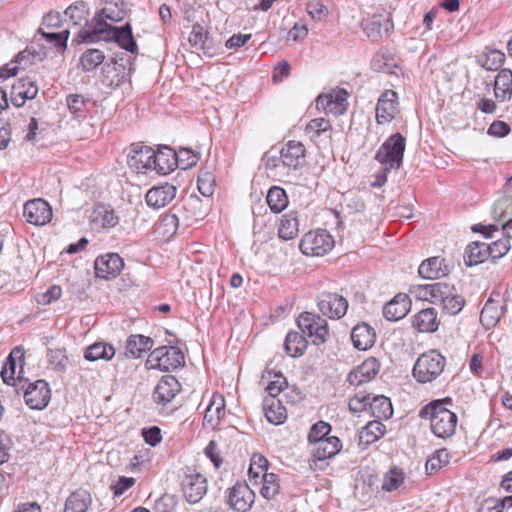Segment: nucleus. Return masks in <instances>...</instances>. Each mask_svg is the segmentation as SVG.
Wrapping results in <instances>:
<instances>
[{
    "label": "nucleus",
    "instance_id": "obj_1",
    "mask_svg": "<svg viewBox=\"0 0 512 512\" xmlns=\"http://www.w3.org/2000/svg\"><path fill=\"white\" fill-rule=\"evenodd\" d=\"M79 37L85 43H93L99 40L115 41L122 49L130 53H135L138 49L129 23L121 27H114L106 22L92 23L80 32Z\"/></svg>",
    "mask_w": 512,
    "mask_h": 512
},
{
    "label": "nucleus",
    "instance_id": "obj_2",
    "mask_svg": "<svg viewBox=\"0 0 512 512\" xmlns=\"http://www.w3.org/2000/svg\"><path fill=\"white\" fill-rule=\"evenodd\" d=\"M451 398L434 400L424 406L419 415L423 419L430 421L432 433L441 439H447L455 434L458 422L457 415L452 412L447 405H451Z\"/></svg>",
    "mask_w": 512,
    "mask_h": 512
},
{
    "label": "nucleus",
    "instance_id": "obj_3",
    "mask_svg": "<svg viewBox=\"0 0 512 512\" xmlns=\"http://www.w3.org/2000/svg\"><path fill=\"white\" fill-rule=\"evenodd\" d=\"M445 365V357L436 350H430L418 357L412 373L419 383H430L442 374Z\"/></svg>",
    "mask_w": 512,
    "mask_h": 512
},
{
    "label": "nucleus",
    "instance_id": "obj_4",
    "mask_svg": "<svg viewBox=\"0 0 512 512\" xmlns=\"http://www.w3.org/2000/svg\"><path fill=\"white\" fill-rule=\"evenodd\" d=\"M184 364L183 352L174 346H161L154 349L148 356L146 365L151 369L169 371Z\"/></svg>",
    "mask_w": 512,
    "mask_h": 512
},
{
    "label": "nucleus",
    "instance_id": "obj_5",
    "mask_svg": "<svg viewBox=\"0 0 512 512\" xmlns=\"http://www.w3.org/2000/svg\"><path fill=\"white\" fill-rule=\"evenodd\" d=\"M297 325L303 335L311 338L314 345H321L329 336L328 323L325 319L311 312H303L297 319Z\"/></svg>",
    "mask_w": 512,
    "mask_h": 512
},
{
    "label": "nucleus",
    "instance_id": "obj_6",
    "mask_svg": "<svg viewBox=\"0 0 512 512\" xmlns=\"http://www.w3.org/2000/svg\"><path fill=\"white\" fill-rule=\"evenodd\" d=\"M334 243L333 237L326 230L319 229L306 233L299 248L305 255L323 256L333 248Z\"/></svg>",
    "mask_w": 512,
    "mask_h": 512
},
{
    "label": "nucleus",
    "instance_id": "obj_7",
    "mask_svg": "<svg viewBox=\"0 0 512 512\" xmlns=\"http://www.w3.org/2000/svg\"><path fill=\"white\" fill-rule=\"evenodd\" d=\"M318 308L324 316L339 319L346 314L348 302L337 293L324 292L319 296Z\"/></svg>",
    "mask_w": 512,
    "mask_h": 512
},
{
    "label": "nucleus",
    "instance_id": "obj_8",
    "mask_svg": "<svg viewBox=\"0 0 512 512\" xmlns=\"http://www.w3.org/2000/svg\"><path fill=\"white\" fill-rule=\"evenodd\" d=\"M348 93L344 89L333 90L330 94L319 95L316 108L333 115H342L347 110Z\"/></svg>",
    "mask_w": 512,
    "mask_h": 512
},
{
    "label": "nucleus",
    "instance_id": "obj_9",
    "mask_svg": "<svg viewBox=\"0 0 512 512\" xmlns=\"http://www.w3.org/2000/svg\"><path fill=\"white\" fill-rule=\"evenodd\" d=\"M23 215L28 223L41 226L51 220L52 209L45 200L40 198L33 199L25 203L23 207Z\"/></svg>",
    "mask_w": 512,
    "mask_h": 512
},
{
    "label": "nucleus",
    "instance_id": "obj_10",
    "mask_svg": "<svg viewBox=\"0 0 512 512\" xmlns=\"http://www.w3.org/2000/svg\"><path fill=\"white\" fill-rule=\"evenodd\" d=\"M124 267L123 259L116 253H109L96 258L95 274L102 279L117 277Z\"/></svg>",
    "mask_w": 512,
    "mask_h": 512
},
{
    "label": "nucleus",
    "instance_id": "obj_11",
    "mask_svg": "<svg viewBox=\"0 0 512 512\" xmlns=\"http://www.w3.org/2000/svg\"><path fill=\"white\" fill-rule=\"evenodd\" d=\"M26 404L32 409L45 408L50 400V389L44 380H37L28 386L24 393Z\"/></svg>",
    "mask_w": 512,
    "mask_h": 512
},
{
    "label": "nucleus",
    "instance_id": "obj_12",
    "mask_svg": "<svg viewBox=\"0 0 512 512\" xmlns=\"http://www.w3.org/2000/svg\"><path fill=\"white\" fill-rule=\"evenodd\" d=\"M379 369L380 364L376 358H367L348 374L347 381L353 386H360L374 379Z\"/></svg>",
    "mask_w": 512,
    "mask_h": 512
},
{
    "label": "nucleus",
    "instance_id": "obj_13",
    "mask_svg": "<svg viewBox=\"0 0 512 512\" xmlns=\"http://www.w3.org/2000/svg\"><path fill=\"white\" fill-rule=\"evenodd\" d=\"M38 91L39 88L35 80L31 77H22L12 85L11 101L16 107H21L26 100L34 99Z\"/></svg>",
    "mask_w": 512,
    "mask_h": 512
},
{
    "label": "nucleus",
    "instance_id": "obj_14",
    "mask_svg": "<svg viewBox=\"0 0 512 512\" xmlns=\"http://www.w3.org/2000/svg\"><path fill=\"white\" fill-rule=\"evenodd\" d=\"M453 288L446 283L435 282L419 285L414 288L413 292L419 299L439 305L441 301H444L443 299L447 298V295H451Z\"/></svg>",
    "mask_w": 512,
    "mask_h": 512
},
{
    "label": "nucleus",
    "instance_id": "obj_15",
    "mask_svg": "<svg viewBox=\"0 0 512 512\" xmlns=\"http://www.w3.org/2000/svg\"><path fill=\"white\" fill-rule=\"evenodd\" d=\"M255 500L253 490L247 485L238 483L229 492L228 501L231 508L237 512H247Z\"/></svg>",
    "mask_w": 512,
    "mask_h": 512
},
{
    "label": "nucleus",
    "instance_id": "obj_16",
    "mask_svg": "<svg viewBox=\"0 0 512 512\" xmlns=\"http://www.w3.org/2000/svg\"><path fill=\"white\" fill-rule=\"evenodd\" d=\"M181 385L172 375L163 376L153 391V400L157 404L166 405L180 392Z\"/></svg>",
    "mask_w": 512,
    "mask_h": 512
},
{
    "label": "nucleus",
    "instance_id": "obj_17",
    "mask_svg": "<svg viewBox=\"0 0 512 512\" xmlns=\"http://www.w3.org/2000/svg\"><path fill=\"white\" fill-rule=\"evenodd\" d=\"M119 224V217L109 205L96 206L90 215V225L93 230L100 231L114 228Z\"/></svg>",
    "mask_w": 512,
    "mask_h": 512
},
{
    "label": "nucleus",
    "instance_id": "obj_18",
    "mask_svg": "<svg viewBox=\"0 0 512 512\" xmlns=\"http://www.w3.org/2000/svg\"><path fill=\"white\" fill-rule=\"evenodd\" d=\"M405 150V138L399 134L391 135L378 149L375 160H402Z\"/></svg>",
    "mask_w": 512,
    "mask_h": 512
},
{
    "label": "nucleus",
    "instance_id": "obj_19",
    "mask_svg": "<svg viewBox=\"0 0 512 512\" xmlns=\"http://www.w3.org/2000/svg\"><path fill=\"white\" fill-rule=\"evenodd\" d=\"M182 490L189 503H198L207 492L206 479L200 474L189 475L183 481Z\"/></svg>",
    "mask_w": 512,
    "mask_h": 512
},
{
    "label": "nucleus",
    "instance_id": "obj_20",
    "mask_svg": "<svg viewBox=\"0 0 512 512\" xmlns=\"http://www.w3.org/2000/svg\"><path fill=\"white\" fill-rule=\"evenodd\" d=\"M397 99V93L393 90H386L380 96L376 106L378 123H386L394 119L398 105Z\"/></svg>",
    "mask_w": 512,
    "mask_h": 512
},
{
    "label": "nucleus",
    "instance_id": "obj_21",
    "mask_svg": "<svg viewBox=\"0 0 512 512\" xmlns=\"http://www.w3.org/2000/svg\"><path fill=\"white\" fill-rule=\"evenodd\" d=\"M176 196V188L173 185L153 187L148 190L145 200L148 206L152 208H162L170 203Z\"/></svg>",
    "mask_w": 512,
    "mask_h": 512
},
{
    "label": "nucleus",
    "instance_id": "obj_22",
    "mask_svg": "<svg viewBox=\"0 0 512 512\" xmlns=\"http://www.w3.org/2000/svg\"><path fill=\"white\" fill-rule=\"evenodd\" d=\"M411 301L406 294H398L383 307V315L389 321L404 318L410 310Z\"/></svg>",
    "mask_w": 512,
    "mask_h": 512
},
{
    "label": "nucleus",
    "instance_id": "obj_23",
    "mask_svg": "<svg viewBox=\"0 0 512 512\" xmlns=\"http://www.w3.org/2000/svg\"><path fill=\"white\" fill-rule=\"evenodd\" d=\"M341 441L336 436L312 444V459L314 462L334 457L341 449Z\"/></svg>",
    "mask_w": 512,
    "mask_h": 512
},
{
    "label": "nucleus",
    "instance_id": "obj_24",
    "mask_svg": "<svg viewBox=\"0 0 512 512\" xmlns=\"http://www.w3.org/2000/svg\"><path fill=\"white\" fill-rule=\"evenodd\" d=\"M188 41L195 50L202 51L209 57L215 54V48L212 40L208 37V32L198 23L192 26Z\"/></svg>",
    "mask_w": 512,
    "mask_h": 512
},
{
    "label": "nucleus",
    "instance_id": "obj_25",
    "mask_svg": "<svg viewBox=\"0 0 512 512\" xmlns=\"http://www.w3.org/2000/svg\"><path fill=\"white\" fill-rule=\"evenodd\" d=\"M437 312L434 308H426L413 316L412 326L418 332L432 333L439 327Z\"/></svg>",
    "mask_w": 512,
    "mask_h": 512
},
{
    "label": "nucleus",
    "instance_id": "obj_26",
    "mask_svg": "<svg viewBox=\"0 0 512 512\" xmlns=\"http://www.w3.org/2000/svg\"><path fill=\"white\" fill-rule=\"evenodd\" d=\"M392 27L393 25L388 17L376 14L363 24L364 32L367 37L373 41H377L382 38L383 35H387Z\"/></svg>",
    "mask_w": 512,
    "mask_h": 512
},
{
    "label": "nucleus",
    "instance_id": "obj_27",
    "mask_svg": "<svg viewBox=\"0 0 512 512\" xmlns=\"http://www.w3.org/2000/svg\"><path fill=\"white\" fill-rule=\"evenodd\" d=\"M65 16L67 18H69V20L71 21V23L75 26L77 25H81L82 22H85V27L82 28L79 32H78V35L80 34L81 31L85 30L87 27L90 26V24L92 23H96V22H99L97 20L96 17H94L92 19V21L88 22L87 20V17L89 15V8L87 6V4L83 1H77L73 4H71L64 12ZM78 39L79 41L83 42L81 40V38L78 36Z\"/></svg>",
    "mask_w": 512,
    "mask_h": 512
},
{
    "label": "nucleus",
    "instance_id": "obj_28",
    "mask_svg": "<svg viewBox=\"0 0 512 512\" xmlns=\"http://www.w3.org/2000/svg\"><path fill=\"white\" fill-rule=\"evenodd\" d=\"M351 340L358 350H367L374 344L375 331L366 323L357 324L352 329Z\"/></svg>",
    "mask_w": 512,
    "mask_h": 512
},
{
    "label": "nucleus",
    "instance_id": "obj_29",
    "mask_svg": "<svg viewBox=\"0 0 512 512\" xmlns=\"http://www.w3.org/2000/svg\"><path fill=\"white\" fill-rule=\"evenodd\" d=\"M225 415V400L221 394L214 393L205 410L204 422L214 428Z\"/></svg>",
    "mask_w": 512,
    "mask_h": 512
},
{
    "label": "nucleus",
    "instance_id": "obj_30",
    "mask_svg": "<svg viewBox=\"0 0 512 512\" xmlns=\"http://www.w3.org/2000/svg\"><path fill=\"white\" fill-rule=\"evenodd\" d=\"M196 162H136L135 168L137 170H155L159 175H168L175 171L177 168L187 170L192 168Z\"/></svg>",
    "mask_w": 512,
    "mask_h": 512
},
{
    "label": "nucleus",
    "instance_id": "obj_31",
    "mask_svg": "<svg viewBox=\"0 0 512 512\" xmlns=\"http://www.w3.org/2000/svg\"><path fill=\"white\" fill-rule=\"evenodd\" d=\"M155 153L158 157H164L172 160H189L191 158L200 159L202 154L199 149H192L188 147H180L179 150H175L168 145H158L155 149Z\"/></svg>",
    "mask_w": 512,
    "mask_h": 512
},
{
    "label": "nucleus",
    "instance_id": "obj_32",
    "mask_svg": "<svg viewBox=\"0 0 512 512\" xmlns=\"http://www.w3.org/2000/svg\"><path fill=\"white\" fill-rule=\"evenodd\" d=\"M263 406L265 416L270 423L279 425L285 421L287 412L280 399L266 397Z\"/></svg>",
    "mask_w": 512,
    "mask_h": 512
},
{
    "label": "nucleus",
    "instance_id": "obj_33",
    "mask_svg": "<svg viewBox=\"0 0 512 512\" xmlns=\"http://www.w3.org/2000/svg\"><path fill=\"white\" fill-rule=\"evenodd\" d=\"M17 360L22 365L24 362V351L21 347L14 348L8 356L1 370V377L6 384L15 382V374L17 368Z\"/></svg>",
    "mask_w": 512,
    "mask_h": 512
},
{
    "label": "nucleus",
    "instance_id": "obj_34",
    "mask_svg": "<svg viewBox=\"0 0 512 512\" xmlns=\"http://www.w3.org/2000/svg\"><path fill=\"white\" fill-rule=\"evenodd\" d=\"M503 310V306L489 298L480 313L481 324L486 329L495 327L503 314Z\"/></svg>",
    "mask_w": 512,
    "mask_h": 512
},
{
    "label": "nucleus",
    "instance_id": "obj_35",
    "mask_svg": "<svg viewBox=\"0 0 512 512\" xmlns=\"http://www.w3.org/2000/svg\"><path fill=\"white\" fill-rule=\"evenodd\" d=\"M115 348L106 342H95L84 351V358L94 362L98 360L109 361L115 356Z\"/></svg>",
    "mask_w": 512,
    "mask_h": 512
},
{
    "label": "nucleus",
    "instance_id": "obj_36",
    "mask_svg": "<svg viewBox=\"0 0 512 512\" xmlns=\"http://www.w3.org/2000/svg\"><path fill=\"white\" fill-rule=\"evenodd\" d=\"M153 346V340L150 337L136 334L128 337L126 341V355L133 358H139L143 353L150 350Z\"/></svg>",
    "mask_w": 512,
    "mask_h": 512
},
{
    "label": "nucleus",
    "instance_id": "obj_37",
    "mask_svg": "<svg viewBox=\"0 0 512 512\" xmlns=\"http://www.w3.org/2000/svg\"><path fill=\"white\" fill-rule=\"evenodd\" d=\"M92 502L88 491L79 489L73 492L66 500L65 512H86Z\"/></svg>",
    "mask_w": 512,
    "mask_h": 512
},
{
    "label": "nucleus",
    "instance_id": "obj_38",
    "mask_svg": "<svg viewBox=\"0 0 512 512\" xmlns=\"http://www.w3.org/2000/svg\"><path fill=\"white\" fill-rule=\"evenodd\" d=\"M487 259H489L487 243L476 241L466 247L464 261L467 266L478 265Z\"/></svg>",
    "mask_w": 512,
    "mask_h": 512
},
{
    "label": "nucleus",
    "instance_id": "obj_39",
    "mask_svg": "<svg viewBox=\"0 0 512 512\" xmlns=\"http://www.w3.org/2000/svg\"><path fill=\"white\" fill-rule=\"evenodd\" d=\"M308 342L303 334L290 331L285 338L284 348L286 353L294 358L300 357L307 349Z\"/></svg>",
    "mask_w": 512,
    "mask_h": 512
},
{
    "label": "nucleus",
    "instance_id": "obj_40",
    "mask_svg": "<svg viewBox=\"0 0 512 512\" xmlns=\"http://www.w3.org/2000/svg\"><path fill=\"white\" fill-rule=\"evenodd\" d=\"M495 96L502 101L511 97L512 94V71L510 69H502L494 81Z\"/></svg>",
    "mask_w": 512,
    "mask_h": 512
},
{
    "label": "nucleus",
    "instance_id": "obj_41",
    "mask_svg": "<svg viewBox=\"0 0 512 512\" xmlns=\"http://www.w3.org/2000/svg\"><path fill=\"white\" fill-rule=\"evenodd\" d=\"M127 160H157L155 149L144 142L132 143L129 148L123 150Z\"/></svg>",
    "mask_w": 512,
    "mask_h": 512
},
{
    "label": "nucleus",
    "instance_id": "obj_42",
    "mask_svg": "<svg viewBox=\"0 0 512 512\" xmlns=\"http://www.w3.org/2000/svg\"><path fill=\"white\" fill-rule=\"evenodd\" d=\"M215 167L214 165H205L199 171L198 190L204 197H209L214 192L215 187Z\"/></svg>",
    "mask_w": 512,
    "mask_h": 512
},
{
    "label": "nucleus",
    "instance_id": "obj_43",
    "mask_svg": "<svg viewBox=\"0 0 512 512\" xmlns=\"http://www.w3.org/2000/svg\"><path fill=\"white\" fill-rule=\"evenodd\" d=\"M369 410L372 415L379 420L388 419L393 414L390 399L383 395H377L370 399Z\"/></svg>",
    "mask_w": 512,
    "mask_h": 512
},
{
    "label": "nucleus",
    "instance_id": "obj_44",
    "mask_svg": "<svg viewBox=\"0 0 512 512\" xmlns=\"http://www.w3.org/2000/svg\"><path fill=\"white\" fill-rule=\"evenodd\" d=\"M299 233V223L294 212L283 215L278 228V235L283 240L294 239Z\"/></svg>",
    "mask_w": 512,
    "mask_h": 512
},
{
    "label": "nucleus",
    "instance_id": "obj_45",
    "mask_svg": "<svg viewBox=\"0 0 512 512\" xmlns=\"http://www.w3.org/2000/svg\"><path fill=\"white\" fill-rule=\"evenodd\" d=\"M105 60L103 51L95 48L85 50L80 57L79 66L84 72L94 71Z\"/></svg>",
    "mask_w": 512,
    "mask_h": 512
},
{
    "label": "nucleus",
    "instance_id": "obj_46",
    "mask_svg": "<svg viewBox=\"0 0 512 512\" xmlns=\"http://www.w3.org/2000/svg\"><path fill=\"white\" fill-rule=\"evenodd\" d=\"M266 202L272 212L280 213L288 206V197L283 188L273 186L267 193Z\"/></svg>",
    "mask_w": 512,
    "mask_h": 512
},
{
    "label": "nucleus",
    "instance_id": "obj_47",
    "mask_svg": "<svg viewBox=\"0 0 512 512\" xmlns=\"http://www.w3.org/2000/svg\"><path fill=\"white\" fill-rule=\"evenodd\" d=\"M419 275L426 279H436L444 275L443 260L439 257H432L424 260L419 268Z\"/></svg>",
    "mask_w": 512,
    "mask_h": 512
},
{
    "label": "nucleus",
    "instance_id": "obj_48",
    "mask_svg": "<svg viewBox=\"0 0 512 512\" xmlns=\"http://www.w3.org/2000/svg\"><path fill=\"white\" fill-rule=\"evenodd\" d=\"M262 487L260 494L267 500L274 499L280 492L278 475L274 473H264L261 476Z\"/></svg>",
    "mask_w": 512,
    "mask_h": 512
},
{
    "label": "nucleus",
    "instance_id": "obj_49",
    "mask_svg": "<svg viewBox=\"0 0 512 512\" xmlns=\"http://www.w3.org/2000/svg\"><path fill=\"white\" fill-rule=\"evenodd\" d=\"M385 433V425L379 420L370 421L366 424L360 433L361 441L373 443L382 437Z\"/></svg>",
    "mask_w": 512,
    "mask_h": 512
},
{
    "label": "nucleus",
    "instance_id": "obj_50",
    "mask_svg": "<svg viewBox=\"0 0 512 512\" xmlns=\"http://www.w3.org/2000/svg\"><path fill=\"white\" fill-rule=\"evenodd\" d=\"M492 216L496 221L512 217V195H503L495 201L492 207Z\"/></svg>",
    "mask_w": 512,
    "mask_h": 512
},
{
    "label": "nucleus",
    "instance_id": "obj_51",
    "mask_svg": "<svg viewBox=\"0 0 512 512\" xmlns=\"http://www.w3.org/2000/svg\"><path fill=\"white\" fill-rule=\"evenodd\" d=\"M439 305L442 311L448 315L458 314L465 305L464 298L455 292V289L451 290V295H447V298L443 299Z\"/></svg>",
    "mask_w": 512,
    "mask_h": 512
},
{
    "label": "nucleus",
    "instance_id": "obj_52",
    "mask_svg": "<svg viewBox=\"0 0 512 512\" xmlns=\"http://www.w3.org/2000/svg\"><path fill=\"white\" fill-rule=\"evenodd\" d=\"M405 474L402 469L394 467L384 476L382 489L388 492L398 489L404 482Z\"/></svg>",
    "mask_w": 512,
    "mask_h": 512
},
{
    "label": "nucleus",
    "instance_id": "obj_53",
    "mask_svg": "<svg viewBox=\"0 0 512 512\" xmlns=\"http://www.w3.org/2000/svg\"><path fill=\"white\" fill-rule=\"evenodd\" d=\"M330 431H331L330 424H328L324 421H319V422L315 423L311 427L309 434H308V440H309L310 444H314L319 441L328 439L330 437V436H328Z\"/></svg>",
    "mask_w": 512,
    "mask_h": 512
},
{
    "label": "nucleus",
    "instance_id": "obj_54",
    "mask_svg": "<svg viewBox=\"0 0 512 512\" xmlns=\"http://www.w3.org/2000/svg\"><path fill=\"white\" fill-rule=\"evenodd\" d=\"M39 32L42 36L50 43L54 44L58 51H64L67 47V40L69 37V30L64 29L61 32H44L42 29H39Z\"/></svg>",
    "mask_w": 512,
    "mask_h": 512
},
{
    "label": "nucleus",
    "instance_id": "obj_55",
    "mask_svg": "<svg viewBox=\"0 0 512 512\" xmlns=\"http://www.w3.org/2000/svg\"><path fill=\"white\" fill-rule=\"evenodd\" d=\"M267 468V459L260 454H254L249 467L250 479H254L256 481L257 478L261 477L264 473H267Z\"/></svg>",
    "mask_w": 512,
    "mask_h": 512
},
{
    "label": "nucleus",
    "instance_id": "obj_56",
    "mask_svg": "<svg viewBox=\"0 0 512 512\" xmlns=\"http://www.w3.org/2000/svg\"><path fill=\"white\" fill-rule=\"evenodd\" d=\"M281 156L290 160H299L305 156V147L301 142L289 141L280 151Z\"/></svg>",
    "mask_w": 512,
    "mask_h": 512
},
{
    "label": "nucleus",
    "instance_id": "obj_57",
    "mask_svg": "<svg viewBox=\"0 0 512 512\" xmlns=\"http://www.w3.org/2000/svg\"><path fill=\"white\" fill-rule=\"evenodd\" d=\"M126 15L125 10L118 7L115 3H108L101 11L100 18L97 20L105 22L104 19L112 22H119L124 19Z\"/></svg>",
    "mask_w": 512,
    "mask_h": 512
},
{
    "label": "nucleus",
    "instance_id": "obj_58",
    "mask_svg": "<svg viewBox=\"0 0 512 512\" xmlns=\"http://www.w3.org/2000/svg\"><path fill=\"white\" fill-rule=\"evenodd\" d=\"M448 463V451L446 449H439L426 461L425 467L427 471H436Z\"/></svg>",
    "mask_w": 512,
    "mask_h": 512
},
{
    "label": "nucleus",
    "instance_id": "obj_59",
    "mask_svg": "<svg viewBox=\"0 0 512 512\" xmlns=\"http://www.w3.org/2000/svg\"><path fill=\"white\" fill-rule=\"evenodd\" d=\"M62 295V289L58 285L50 286L46 291L38 293L35 299L40 305H49L58 300Z\"/></svg>",
    "mask_w": 512,
    "mask_h": 512
},
{
    "label": "nucleus",
    "instance_id": "obj_60",
    "mask_svg": "<svg viewBox=\"0 0 512 512\" xmlns=\"http://www.w3.org/2000/svg\"><path fill=\"white\" fill-rule=\"evenodd\" d=\"M508 242L509 241L506 238H503L487 244L489 258L495 261L503 257L510 250V245Z\"/></svg>",
    "mask_w": 512,
    "mask_h": 512
},
{
    "label": "nucleus",
    "instance_id": "obj_61",
    "mask_svg": "<svg viewBox=\"0 0 512 512\" xmlns=\"http://www.w3.org/2000/svg\"><path fill=\"white\" fill-rule=\"evenodd\" d=\"M306 11L309 16L315 21H321L328 17V8L319 0H312L307 3Z\"/></svg>",
    "mask_w": 512,
    "mask_h": 512
},
{
    "label": "nucleus",
    "instance_id": "obj_62",
    "mask_svg": "<svg viewBox=\"0 0 512 512\" xmlns=\"http://www.w3.org/2000/svg\"><path fill=\"white\" fill-rule=\"evenodd\" d=\"M177 498L172 494H163L155 501V512H175L177 507Z\"/></svg>",
    "mask_w": 512,
    "mask_h": 512
},
{
    "label": "nucleus",
    "instance_id": "obj_63",
    "mask_svg": "<svg viewBox=\"0 0 512 512\" xmlns=\"http://www.w3.org/2000/svg\"><path fill=\"white\" fill-rule=\"evenodd\" d=\"M370 395L362 392L357 393L349 400V410L353 413H359L369 408Z\"/></svg>",
    "mask_w": 512,
    "mask_h": 512
},
{
    "label": "nucleus",
    "instance_id": "obj_64",
    "mask_svg": "<svg viewBox=\"0 0 512 512\" xmlns=\"http://www.w3.org/2000/svg\"><path fill=\"white\" fill-rule=\"evenodd\" d=\"M331 129L330 122L324 118L312 119L306 126V131L313 133V136H320L329 132Z\"/></svg>",
    "mask_w": 512,
    "mask_h": 512
}]
</instances>
